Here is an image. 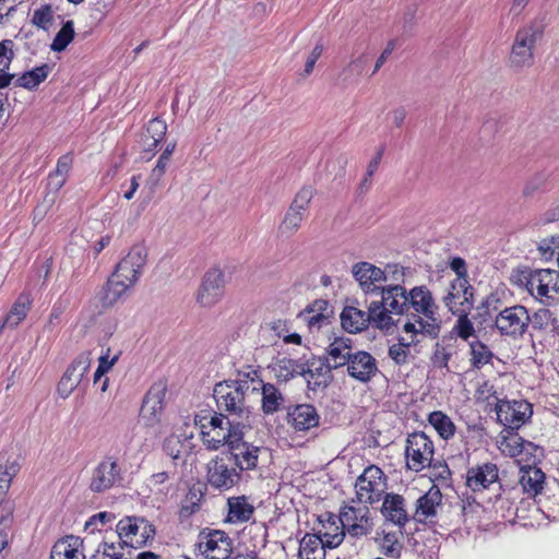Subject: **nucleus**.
<instances>
[{"label": "nucleus", "instance_id": "37998d69", "mask_svg": "<svg viewBox=\"0 0 559 559\" xmlns=\"http://www.w3.org/2000/svg\"><path fill=\"white\" fill-rule=\"evenodd\" d=\"M545 474L537 467H528L522 471L520 483L523 489L530 493H538L543 489Z\"/></svg>", "mask_w": 559, "mask_h": 559}, {"label": "nucleus", "instance_id": "8fccbe9b", "mask_svg": "<svg viewBox=\"0 0 559 559\" xmlns=\"http://www.w3.org/2000/svg\"><path fill=\"white\" fill-rule=\"evenodd\" d=\"M74 23L73 21H67L60 31L56 34L52 44L50 46L52 51L61 52L74 38Z\"/></svg>", "mask_w": 559, "mask_h": 559}, {"label": "nucleus", "instance_id": "a878e982", "mask_svg": "<svg viewBox=\"0 0 559 559\" xmlns=\"http://www.w3.org/2000/svg\"><path fill=\"white\" fill-rule=\"evenodd\" d=\"M408 310L413 308L416 313L431 318L437 310L432 295L426 286H416L407 292Z\"/></svg>", "mask_w": 559, "mask_h": 559}, {"label": "nucleus", "instance_id": "a211bd4d", "mask_svg": "<svg viewBox=\"0 0 559 559\" xmlns=\"http://www.w3.org/2000/svg\"><path fill=\"white\" fill-rule=\"evenodd\" d=\"M334 369L322 357H312L304 362V372L301 376L306 379L309 390L317 391L325 389L332 380L331 370Z\"/></svg>", "mask_w": 559, "mask_h": 559}, {"label": "nucleus", "instance_id": "bb28decb", "mask_svg": "<svg viewBox=\"0 0 559 559\" xmlns=\"http://www.w3.org/2000/svg\"><path fill=\"white\" fill-rule=\"evenodd\" d=\"M241 429H249V425L236 423L229 428H223L222 430H206L204 431V437H202V442L209 450H218L225 444L229 448L230 442L234 440V432H239Z\"/></svg>", "mask_w": 559, "mask_h": 559}, {"label": "nucleus", "instance_id": "f03ea898", "mask_svg": "<svg viewBox=\"0 0 559 559\" xmlns=\"http://www.w3.org/2000/svg\"><path fill=\"white\" fill-rule=\"evenodd\" d=\"M435 448L430 438L423 431L409 433L406 438L405 456L407 468L419 473L426 467L442 468L439 476L450 475L447 464H432Z\"/></svg>", "mask_w": 559, "mask_h": 559}, {"label": "nucleus", "instance_id": "72a5a7b5", "mask_svg": "<svg viewBox=\"0 0 559 559\" xmlns=\"http://www.w3.org/2000/svg\"><path fill=\"white\" fill-rule=\"evenodd\" d=\"M131 287L110 276L99 293V301L104 308L112 307Z\"/></svg>", "mask_w": 559, "mask_h": 559}, {"label": "nucleus", "instance_id": "6ab92c4d", "mask_svg": "<svg viewBox=\"0 0 559 559\" xmlns=\"http://www.w3.org/2000/svg\"><path fill=\"white\" fill-rule=\"evenodd\" d=\"M166 390V383L159 381L155 382L145 394L140 415L145 420L146 425L153 426L159 421Z\"/></svg>", "mask_w": 559, "mask_h": 559}, {"label": "nucleus", "instance_id": "49530a36", "mask_svg": "<svg viewBox=\"0 0 559 559\" xmlns=\"http://www.w3.org/2000/svg\"><path fill=\"white\" fill-rule=\"evenodd\" d=\"M502 453L510 457H516L524 454L525 440L512 430L502 437L500 442Z\"/></svg>", "mask_w": 559, "mask_h": 559}, {"label": "nucleus", "instance_id": "412c9836", "mask_svg": "<svg viewBox=\"0 0 559 559\" xmlns=\"http://www.w3.org/2000/svg\"><path fill=\"white\" fill-rule=\"evenodd\" d=\"M118 475L117 462L112 457H106L94 468L90 489L93 492H103L114 486Z\"/></svg>", "mask_w": 559, "mask_h": 559}, {"label": "nucleus", "instance_id": "1a4fd4ad", "mask_svg": "<svg viewBox=\"0 0 559 559\" xmlns=\"http://www.w3.org/2000/svg\"><path fill=\"white\" fill-rule=\"evenodd\" d=\"M312 197L313 190L311 187H304L298 191L278 225L277 234L280 237L289 238L298 231Z\"/></svg>", "mask_w": 559, "mask_h": 559}, {"label": "nucleus", "instance_id": "3c124183", "mask_svg": "<svg viewBox=\"0 0 559 559\" xmlns=\"http://www.w3.org/2000/svg\"><path fill=\"white\" fill-rule=\"evenodd\" d=\"M469 346L472 355L471 362L473 367L479 369L491 360L493 354L483 342L474 341Z\"/></svg>", "mask_w": 559, "mask_h": 559}, {"label": "nucleus", "instance_id": "20e7f679", "mask_svg": "<svg viewBox=\"0 0 559 559\" xmlns=\"http://www.w3.org/2000/svg\"><path fill=\"white\" fill-rule=\"evenodd\" d=\"M379 309L380 307L371 301L367 312L353 306L345 307L341 313L343 329L349 333H357L365 330L369 323L380 330L388 329V319Z\"/></svg>", "mask_w": 559, "mask_h": 559}, {"label": "nucleus", "instance_id": "f3484780", "mask_svg": "<svg viewBox=\"0 0 559 559\" xmlns=\"http://www.w3.org/2000/svg\"><path fill=\"white\" fill-rule=\"evenodd\" d=\"M353 276L359 283L360 288L366 294L377 295L382 288V284L386 282L385 271L369 263L358 262L353 266Z\"/></svg>", "mask_w": 559, "mask_h": 559}, {"label": "nucleus", "instance_id": "13d9d810", "mask_svg": "<svg viewBox=\"0 0 559 559\" xmlns=\"http://www.w3.org/2000/svg\"><path fill=\"white\" fill-rule=\"evenodd\" d=\"M230 416H227L225 412L218 411L217 413H214L210 417V421H206V426L204 428H209L207 430H215V429H223V428H229L234 424L238 423L234 418L230 419Z\"/></svg>", "mask_w": 559, "mask_h": 559}, {"label": "nucleus", "instance_id": "e2e57ef3", "mask_svg": "<svg viewBox=\"0 0 559 559\" xmlns=\"http://www.w3.org/2000/svg\"><path fill=\"white\" fill-rule=\"evenodd\" d=\"M182 443L180 439L176 436H171L166 438L163 443L164 452L170 456L173 460H178L181 454Z\"/></svg>", "mask_w": 559, "mask_h": 559}, {"label": "nucleus", "instance_id": "9b49d317", "mask_svg": "<svg viewBox=\"0 0 559 559\" xmlns=\"http://www.w3.org/2000/svg\"><path fill=\"white\" fill-rule=\"evenodd\" d=\"M379 299L371 300L380 307V311H383L388 319V329L393 325L390 313L404 314L408 311L407 304V292L399 285H389L382 287L377 294Z\"/></svg>", "mask_w": 559, "mask_h": 559}, {"label": "nucleus", "instance_id": "79ce46f5", "mask_svg": "<svg viewBox=\"0 0 559 559\" xmlns=\"http://www.w3.org/2000/svg\"><path fill=\"white\" fill-rule=\"evenodd\" d=\"M370 510L367 504L361 507L345 506L337 516L344 532L348 531L350 524H357L369 518Z\"/></svg>", "mask_w": 559, "mask_h": 559}, {"label": "nucleus", "instance_id": "052dcab7", "mask_svg": "<svg viewBox=\"0 0 559 559\" xmlns=\"http://www.w3.org/2000/svg\"><path fill=\"white\" fill-rule=\"evenodd\" d=\"M373 521L369 516L357 524H350L347 534L350 537L359 538L369 535L373 530Z\"/></svg>", "mask_w": 559, "mask_h": 559}, {"label": "nucleus", "instance_id": "774afa93", "mask_svg": "<svg viewBox=\"0 0 559 559\" xmlns=\"http://www.w3.org/2000/svg\"><path fill=\"white\" fill-rule=\"evenodd\" d=\"M121 355V350H118L112 357H110V347H107L106 350L98 358V367H103V369L108 372L112 366L118 361Z\"/></svg>", "mask_w": 559, "mask_h": 559}, {"label": "nucleus", "instance_id": "aec40b11", "mask_svg": "<svg viewBox=\"0 0 559 559\" xmlns=\"http://www.w3.org/2000/svg\"><path fill=\"white\" fill-rule=\"evenodd\" d=\"M345 366L347 373L362 383L369 382L379 371L376 358L365 350L354 353Z\"/></svg>", "mask_w": 559, "mask_h": 559}, {"label": "nucleus", "instance_id": "39448f33", "mask_svg": "<svg viewBox=\"0 0 559 559\" xmlns=\"http://www.w3.org/2000/svg\"><path fill=\"white\" fill-rule=\"evenodd\" d=\"M119 542L123 547L141 548L155 536V527L144 518L127 516L116 526Z\"/></svg>", "mask_w": 559, "mask_h": 559}, {"label": "nucleus", "instance_id": "f257e3e1", "mask_svg": "<svg viewBox=\"0 0 559 559\" xmlns=\"http://www.w3.org/2000/svg\"><path fill=\"white\" fill-rule=\"evenodd\" d=\"M249 392V380L241 378L217 382L213 389V397L217 409L225 412L227 416H230L238 423L248 424L250 429V418L253 414V408L248 401Z\"/></svg>", "mask_w": 559, "mask_h": 559}, {"label": "nucleus", "instance_id": "b1692460", "mask_svg": "<svg viewBox=\"0 0 559 559\" xmlns=\"http://www.w3.org/2000/svg\"><path fill=\"white\" fill-rule=\"evenodd\" d=\"M381 513L386 521L400 527H404L409 521L405 499L399 493L389 492L384 495Z\"/></svg>", "mask_w": 559, "mask_h": 559}, {"label": "nucleus", "instance_id": "c85d7f7f", "mask_svg": "<svg viewBox=\"0 0 559 559\" xmlns=\"http://www.w3.org/2000/svg\"><path fill=\"white\" fill-rule=\"evenodd\" d=\"M325 360L334 369L343 367L348 362L353 353V340L350 337H336L329 346Z\"/></svg>", "mask_w": 559, "mask_h": 559}, {"label": "nucleus", "instance_id": "09e8293b", "mask_svg": "<svg viewBox=\"0 0 559 559\" xmlns=\"http://www.w3.org/2000/svg\"><path fill=\"white\" fill-rule=\"evenodd\" d=\"M417 343H419V341L415 340L414 336H411L409 340L401 337L397 344L390 346V358L397 365H404L407 361L408 348Z\"/></svg>", "mask_w": 559, "mask_h": 559}, {"label": "nucleus", "instance_id": "a18cd8bd", "mask_svg": "<svg viewBox=\"0 0 559 559\" xmlns=\"http://www.w3.org/2000/svg\"><path fill=\"white\" fill-rule=\"evenodd\" d=\"M20 464L13 452L3 451L0 453V480L11 483L13 477L19 473Z\"/></svg>", "mask_w": 559, "mask_h": 559}, {"label": "nucleus", "instance_id": "6e6d98bb", "mask_svg": "<svg viewBox=\"0 0 559 559\" xmlns=\"http://www.w3.org/2000/svg\"><path fill=\"white\" fill-rule=\"evenodd\" d=\"M167 131V124L159 118L150 120L145 131L142 133L147 138H152L154 141L162 142Z\"/></svg>", "mask_w": 559, "mask_h": 559}, {"label": "nucleus", "instance_id": "5701e85b", "mask_svg": "<svg viewBox=\"0 0 559 559\" xmlns=\"http://www.w3.org/2000/svg\"><path fill=\"white\" fill-rule=\"evenodd\" d=\"M498 467L493 463H485L468 468L466 473V486L472 491H481L498 480Z\"/></svg>", "mask_w": 559, "mask_h": 559}, {"label": "nucleus", "instance_id": "2f4dec72", "mask_svg": "<svg viewBox=\"0 0 559 559\" xmlns=\"http://www.w3.org/2000/svg\"><path fill=\"white\" fill-rule=\"evenodd\" d=\"M326 522L321 520L323 530H320L317 535L322 537V543L326 548H335L343 542L345 537V532L341 526L337 525L340 523L336 515L326 513Z\"/></svg>", "mask_w": 559, "mask_h": 559}, {"label": "nucleus", "instance_id": "680f3d73", "mask_svg": "<svg viewBox=\"0 0 559 559\" xmlns=\"http://www.w3.org/2000/svg\"><path fill=\"white\" fill-rule=\"evenodd\" d=\"M469 312H462V313H455V316L459 317L457 319V334L463 340H467L469 336H472L475 333V329L473 326V323L468 319Z\"/></svg>", "mask_w": 559, "mask_h": 559}, {"label": "nucleus", "instance_id": "338daca9", "mask_svg": "<svg viewBox=\"0 0 559 559\" xmlns=\"http://www.w3.org/2000/svg\"><path fill=\"white\" fill-rule=\"evenodd\" d=\"M322 52H323V45L317 44L307 58L304 72L301 74L302 76H308L311 74V72L313 71L314 64H316L317 60L321 57Z\"/></svg>", "mask_w": 559, "mask_h": 559}, {"label": "nucleus", "instance_id": "0eeeda50", "mask_svg": "<svg viewBox=\"0 0 559 559\" xmlns=\"http://www.w3.org/2000/svg\"><path fill=\"white\" fill-rule=\"evenodd\" d=\"M357 502L373 504L382 498L385 490V475L376 465L365 468L355 483Z\"/></svg>", "mask_w": 559, "mask_h": 559}, {"label": "nucleus", "instance_id": "c03bdc74", "mask_svg": "<svg viewBox=\"0 0 559 559\" xmlns=\"http://www.w3.org/2000/svg\"><path fill=\"white\" fill-rule=\"evenodd\" d=\"M429 424L436 429L439 436L448 440L454 436L455 426L451 418L440 411H436L429 414Z\"/></svg>", "mask_w": 559, "mask_h": 559}, {"label": "nucleus", "instance_id": "e433bc0d", "mask_svg": "<svg viewBox=\"0 0 559 559\" xmlns=\"http://www.w3.org/2000/svg\"><path fill=\"white\" fill-rule=\"evenodd\" d=\"M14 43L11 39L0 41V88H4L11 84L14 74L7 72L14 58Z\"/></svg>", "mask_w": 559, "mask_h": 559}, {"label": "nucleus", "instance_id": "4d7b16f0", "mask_svg": "<svg viewBox=\"0 0 559 559\" xmlns=\"http://www.w3.org/2000/svg\"><path fill=\"white\" fill-rule=\"evenodd\" d=\"M539 254L545 260H550L559 249V235H552L542 239L537 247Z\"/></svg>", "mask_w": 559, "mask_h": 559}, {"label": "nucleus", "instance_id": "864d4df0", "mask_svg": "<svg viewBox=\"0 0 559 559\" xmlns=\"http://www.w3.org/2000/svg\"><path fill=\"white\" fill-rule=\"evenodd\" d=\"M29 309V301L27 298L20 297L12 306V309L5 317V322H9V328L14 329L19 323L25 319Z\"/></svg>", "mask_w": 559, "mask_h": 559}, {"label": "nucleus", "instance_id": "473e14b6", "mask_svg": "<svg viewBox=\"0 0 559 559\" xmlns=\"http://www.w3.org/2000/svg\"><path fill=\"white\" fill-rule=\"evenodd\" d=\"M325 548L320 535L307 533L299 543L298 559H325Z\"/></svg>", "mask_w": 559, "mask_h": 559}, {"label": "nucleus", "instance_id": "4be33fe9", "mask_svg": "<svg viewBox=\"0 0 559 559\" xmlns=\"http://www.w3.org/2000/svg\"><path fill=\"white\" fill-rule=\"evenodd\" d=\"M526 411H530V404L516 401L503 402L496 407L499 421L511 430L520 428L525 423Z\"/></svg>", "mask_w": 559, "mask_h": 559}, {"label": "nucleus", "instance_id": "dca6fc26", "mask_svg": "<svg viewBox=\"0 0 559 559\" xmlns=\"http://www.w3.org/2000/svg\"><path fill=\"white\" fill-rule=\"evenodd\" d=\"M225 275L219 269L209 270L198 293V302L203 307H212L224 295Z\"/></svg>", "mask_w": 559, "mask_h": 559}, {"label": "nucleus", "instance_id": "c9c22d12", "mask_svg": "<svg viewBox=\"0 0 559 559\" xmlns=\"http://www.w3.org/2000/svg\"><path fill=\"white\" fill-rule=\"evenodd\" d=\"M262 411L266 415H272L280 411L284 404V395L280 389L273 383H263L261 388Z\"/></svg>", "mask_w": 559, "mask_h": 559}, {"label": "nucleus", "instance_id": "6e6552de", "mask_svg": "<svg viewBox=\"0 0 559 559\" xmlns=\"http://www.w3.org/2000/svg\"><path fill=\"white\" fill-rule=\"evenodd\" d=\"M527 290L535 298L547 306L559 301V272L552 270H537L530 275L526 282Z\"/></svg>", "mask_w": 559, "mask_h": 559}, {"label": "nucleus", "instance_id": "0e129e2a", "mask_svg": "<svg viewBox=\"0 0 559 559\" xmlns=\"http://www.w3.org/2000/svg\"><path fill=\"white\" fill-rule=\"evenodd\" d=\"M546 183V176L544 174H537L532 177L523 188V195L526 198L533 197L535 192L544 188Z\"/></svg>", "mask_w": 559, "mask_h": 559}, {"label": "nucleus", "instance_id": "423d86ee", "mask_svg": "<svg viewBox=\"0 0 559 559\" xmlns=\"http://www.w3.org/2000/svg\"><path fill=\"white\" fill-rule=\"evenodd\" d=\"M531 316L528 310L521 305L507 307L495 319L493 326L501 336L519 340L530 328Z\"/></svg>", "mask_w": 559, "mask_h": 559}, {"label": "nucleus", "instance_id": "4468645a", "mask_svg": "<svg viewBox=\"0 0 559 559\" xmlns=\"http://www.w3.org/2000/svg\"><path fill=\"white\" fill-rule=\"evenodd\" d=\"M240 472L230 467L224 457H216L207 464V483L219 490H228L240 480Z\"/></svg>", "mask_w": 559, "mask_h": 559}, {"label": "nucleus", "instance_id": "603ef678", "mask_svg": "<svg viewBox=\"0 0 559 559\" xmlns=\"http://www.w3.org/2000/svg\"><path fill=\"white\" fill-rule=\"evenodd\" d=\"M383 153H384V146L379 147V150L377 151L373 158L369 162V164L367 166L366 176L361 180V182L359 183V186L357 188L358 195H365L368 192L369 188L371 187V178L379 167V164L382 159Z\"/></svg>", "mask_w": 559, "mask_h": 559}, {"label": "nucleus", "instance_id": "ea45409f", "mask_svg": "<svg viewBox=\"0 0 559 559\" xmlns=\"http://www.w3.org/2000/svg\"><path fill=\"white\" fill-rule=\"evenodd\" d=\"M534 330L559 333L558 319L549 309L540 308L531 316V323Z\"/></svg>", "mask_w": 559, "mask_h": 559}, {"label": "nucleus", "instance_id": "9d476101", "mask_svg": "<svg viewBox=\"0 0 559 559\" xmlns=\"http://www.w3.org/2000/svg\"><path fill=\"white\" fill-rule=\"evenodd\" d=\"M147 251L143 246H133L129 253L117 264L112 277L124 282L132 287L139 280V276L146 263Z\"/></svg>", "mask_w": 559, "mask_h": 559}, {"label": "nucleus", "instance_id": "bf43d9fd", "mask_svg": "<svg viewBox=\"0 0 559 559\" xmlns=\"http://www.w3.org/2000/svg\"><path fill=\"white\" fill-rule=\"evenodd\" d=\"M52 22V11L49 5H44L33 14L32 23L39 28L47 29Z\"/></svg>", "mask_w": 559, "mask_h": 559}, {"label": "nucleus", "instance_id": "f704fd0d", "mask_svg": "<svg viewBox=\"0 0 559 559\" xmlns=\"http://www.w3.org/2000/svg\"><path fill=\"white\" fill-rule=\"evenodd\" d=\"M275 378L281 382H288L304 372V362L300 359L282 358L272 365Z\"/></svg>", "mask_w": 559, "mask_h": 559}, {"label": "nucleus", "instance_id": "58836bf2", "mask_svg": "<svg viewBox=\"0 0 559 559\" xmlns=\"http://www.w3.org/2000/svg\"><path fill=\"white\" fill-rule=\"evenodd\" d=\"M374 542L385 557L396 559L401 556L403 545L400 543L396 533L382 531L381 533H377Z\"/></svg>", "mask_w": 559, "mask_h": 559}, {"label": "nucleus", "instance_id": "f8f14e48", "mask_svg": "<svg viewBox=\"0 0 559 559\" xmlns=\"http://www.w3.org/2000/svg\"><path fill=\"white\" fill-rule=\"evenodd\" d=\"M246 430L241 429L239 432H234V440L228 448L236 468L240 471L254 469L258 466L259 455L262 451L261 447L253 445L243 440Z\"/></svg>", "mask_w": 559, "mask_h": 559}, {"label": "nucleus", "instance_id": "c756f323", "mask_svg": "<svg viewBox=\"0 0 559 559\" xmlns=\"http://www.w3.org/2000/svg\"><path fill=\"white\" fill-rule=\"evenodd\" d=\"M83 540L76 536L59 539L52 547L50 559H85L81 550Z\"/></svg>", "mask_w": 559, "mask_h": 559}, {"label": "nucleus", "instance_id": "7c9ffc66", "mask_svg": "<svg viewBox=\"0 0 559 559\" xmlns=\"http://www.w3.org/2000/svg\"><path fill=\"white\" fill-rule=\"evenodd\" d=\"M442 495L437 486H432L423 495L416 504V518L418 522H424L428 518L437 514V507L441 503Z\"/></svg>", "mask_w": 559, "mask_h": 559}, {"label": "nucleus", "instance_id": "ddd939ff", "mask_svg": "<svg viewBox=\"0 0 559 559\" xmlns=\"http://www.w3.org/2000/svg\"><path fill=\"white\" fill-rule=\"evenodd\" d=\"M92 362V352L86 350L78 357L67 368L58 383L57 391L62 399H67L80 385L84 374L90 369Z\"/></svg>", "mask_w": 559, "mask_h": 559}, {"label": "nucleus", "instance_id": "2eb2a0df", "mask_svg": "<svg viewBox=\"0 0 559 559\" xmlns=\"http://www.w3.org/2000/svg\"><path fill=\"white\" fill-rule=\"evenodd\" d=\"M445 307L453 314L469 312L473 308V287L467 278H456L451 285L448 294L443 297Z\"/></svg>", "mask_w": 559, "mask_h": 559}, {"label": "nucleus", "instance_id": "393cba45", "mask_svg": "<svg viewBox=\"0 0 559 559\" xmlns=\"http://www.w3.org/2000/svg\"><path fill=\"white\" fill-rule=\"evenodd\" d=\"M320 416L310 404H299L287 412V423L296 431H308L319 425Z\"/></svg>", "mask_w": 559, "mask_h": 559}, {"label": "nucleus", "instance_id": "4c0bfd02", "mask_svg": "<svg viewBox=\"0 0 559 559\" xmlns=\"http://www.w3.org/2000/svg\"><path fill=\"white\" fill-rule=\"evenodd\" d=\"M228 520L230 522H247L254 512V508L247 502L245 497L228 499Z\"/></svg>", "mask_w": 559, "mask_h": 559}, {"label": "nucleus", "instance_id": "de8ad7c7", "mask_svg": "<svg viewBox=\"0 0 559 559\" xmlns=\"http://www.w3.org/2000/svg\"><path fill=\"white\" fill-rule=\"evenodd\" d=\"M123 550V544L104 540L98 545L91 559H128Z\"/></svg>", "mask_w": 559, "mask_h": 559}, {"label": "nucleus", "instance_id": "a19ab883", "mask_svg": "<svg viewBox=\"0 0 559 559\" xmlns=\"http://www.w3.org/2000/svg\"><path fill=\"white\" fill-rule=\"evenodd\" d=\"M49 72L50 67L46 63L41 64L40 67H36L33 70L24 72L16 79L15 85L26 90H34L47 79Z\"/></svg>", "mask_w": 559, "mask_h": 559}, {"label": "nucleus", "instance_id": "cd10ccee", "mask_svg": "<svg viewBox=\"0 0 559 559\" xmlns=\"http://www.w3.org/2000/svg\"><path fill=\"white\" fill-rule=\"evenodd\" d=\"M204 552L207 559H227L231 554V540L224 532L215 531L209 534Z\"/></svg>", "mask_w": 559, "mask_h": 559}, {"label": "nucleus", "instance_id": "69168bd1", "mask_svg": "<svg viewBox=\"0 0 559 559\" xmlns=\"http://www.w3.org/2000/svg\"><path fill=\"white\" fill-rule=\"evenodd\" d=\"M450 357H451V354L448 353L443 346H441L439 343H437L436 349L431 357L433 366L438 367V368H448Z\"/></svg>", "mask_w": 559, "mask_h": 559}, {"label": "nucleus", "instance_id": "7ed1b4c3", "mask_svg": "<svg viewBox=\"0 0 559 559\" xmlns=\"http://www.w3.org/2000/svg\"><path fill=\"white\" fill-rule=\"evenodd\" d=\"M544 34L543 26L533 21L519 28L509 56L510 67L514 70L531 68L534 64V50Z\"/></svg>", "mask_w": 559, "mask_h": 559}, {"label": "nucleus", "instance_id": "5fc2aeb1", "mask_svg": "<svg viewBox=\"0 0 559 559\" xmlns=\"http://www.w3.org/2000/svg\"><path fill=\"white\" fill-rule=\"evenodd\" d=\"M426 319L427 320L425 321L421 317L416 316V322L418 324L419 334H424L431 338H436L439 335L441 329V322L437 318L436 311L432 312L431 318Z\"/></svg>", "mask_w": 559, "mask_h": 559}]
</instances>
